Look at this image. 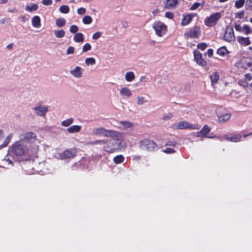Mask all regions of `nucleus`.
I'll use <instances>...</instances> for the list:
<instances>
[{"mask_svg":"<svg viewBox=\"0 0 252 252\" xmlns=\"http://www.w3.org/2000/svg\"><path fill=\"white\" fill-rule=\"evenodd\" d=\"M113 140L105 141V140H97L95 138V145H103L104 150L109 153H113L115 151L121 149L126 147L124 142V137L123 133L121 132V138H112Z\"/></svg>","mask_w":252,"mask_h":252,"instance_id":"f257e3e1","label":"nucleus"},{"mask_svg":"<svg viewBox=\"0 0 252 252\" xmlns=\"http://www.w3.org/2000/svg\"><path fill=\"white\" fill-rule=\"evenodd\" d=\"M38 150V146L36 145L33 150H30L25 142L22 140L15 142L11 146V153L16 157L35 155Z\"/></svg>","mask_w":252,"mask_h":252,"instance_id":"f03ea898","label":"nucleus"},{"mask_svg":"<svg viewBox=\"0 0 252 252\" xmlns=\"http://www.w3.org/2000/svg\"><path fill=\"white\" fill-rule=\"evenodd\" d=\"M95 136L97 137H105L121 138V132L111 129H106L99 127L95 129Z\"/></svg>","mask_w":252,"mask_h":252,"instance_id":"7ed1b4c3","label":"nucleus"},{"mask_svg":"<svg viewBox=\"0 0 252 252\" xmlns=\"http://www.w3.org/2000/svg\"><path fill=\"white\" fill-rule=\"evenodd\" d=\"M156 34L158 37H162L166 34L168 31L167 26L160 21H156L152 24Z\"/></svg>","mask_w":252,"mask_h":252,"instance_id":"20e7f679","label":"nucleus"},{"mask_svg":"<svg viewBox=\"0 0 252 252\" xmlns=\"http://www.w3.org/2000/svg\"><path fill=\"white\" fill-rule=\"evenodd\" d=\"M120 96L123 98L129 99L132 96V90L126 86H123L119 89Z\"/></svg>","mask_w":252,"mask_h":252,"instance_id":"39448f33","label":"nucleus"},{"mask_svg":"<svg viewBox=\"0 0 252 252\" xmlns=\"http://www.w3.org/2000/svg\"><path fill=\"white\" fill-rule=\"evenodd\" d=\"M220 18V13L212 14L206 19L205 24L208 27L212 26L216 24L217 22Z\"/></svg>","mask_w":252,"mask_h":252,"instance_id":"423d86ee","label":"nucleus"},{"mask_svg":"<svg viewBox=\"0 0 252 252\" xmlns=\"http://www.w3.org/2000/svg\"><path fill=\"white\" fill-rule=\"evenodd\" d=\"M223 38L225 41L228 42H231L234 40L235 35L232 27H227L226 28Z\"/></svg>","mask_w":252,"mask_h":252,"instance_id":"0eeeda50","label":"nucleus"},{"mask_svg":"<svg viewBox=\"0 0 252 252\" xmlns=\"http://www.w3.org/2000/svg\"><path fill=\"white\" fill-rule=\"evenodd\" d=\"M193 55L194 61L197 64L201 66L207 65V62L202 58V54L198 51H194Z\"/></svg>","mask_w":252,"mask_h":252,"instance_id":"6e6552de","label":"nucleus"},{"mask_svg":"<svg viewBox=\"0 0 252 252\" xmlns=\"http://www.w3.org/2000/svg\"><path fill=\"white\" fill-rule=\"evenodd\" d=\"M21 138L29 142H33L36 140V135L32 132H28L21 134Z\"/></svg>","mask_w":252,"mask_h":252,"instance_id":"1a4fd4ad","label":"nucleus"},{"mask_svg":"<svg viewBox=\"0 0 252 252\" xmlns=\"http://www.w3.org/2000/svg\"><path fill=\"white\" fill-rule=\"evenodd\" d=\"M176 128L180 129H195L196 128L195 126L190 124L186 121H181L174 125Z\"/></svg>","mask_w":252,"mask_h":252,"instance_id":"9d476101","label":"nucleus"},{"mask_svg":"<svg viewBox=\"0 0 252 252\" xmlns=\"http://www.w3.org/2000/svg\"><path fill=\"white\" fill-rule=\"evenodd\" d=\"M200 28L198 27H194L192 30L185 33L187 38H196L200 34Z\"/></svg>","mask_w":252,"mask_h":252,"instance_id":"9b49d317","label":"nucleus"},{"mask_svg":"<svg viewBox=\"0 0 252 252\" xmlns=\"http://www.w3.org/2000/svg\"><path fill=\"white\" fill-rule=\"evenodd\" d=\"M133 126V124L128 121H120L118 123V127L123 130L131 129Z\"/></svg>","mask_w":252,"mask_h":252,"instance_id":"f8f14e48","label":"nucleus"},{"mask_svg":"<svg viewBox=\"0 0 252 252\" xmlns=\"http://www.w3.org/2000/svg\"><path fill=\"white\" fill-rule=\"evenodd\" d=\"M33 109L37 115L44 117L48 111V107L46 106L38 105L35 107Z\"/></svg>","mask_w":252,"mask_h":252,"instance_id":"ddd939ff","label":"nucleus"},{"mask_svg":"<svg viewBox=\"0 0 252 252\" xmlns=\"http://www.w3.org/2000/svg\"><path fill=\"white\" fill-rule=\"evenodd\" d=\"M70 74L76 78H81L83 76V70L79 66L75 67L69 71Z\"/></svg>","mask_w":252,"mask_h":252,"instance_id":"4468645a","label":"nucleus"},{"mask_svg":"<svg viewBox=\"0 0 252 252\" xmlns=\"http://www.w3.org/2000/svg\"><path fill=\"white\" fill-rule=\"evenodd\" d=\"M178 0H164L165 8L167 9H174L177 7Z\"/></svg>","mask_w":252,"mask_h":252,"instance_id":"2eb2a0df","label":"nucleus"},{"mask_svg":"<svg viewBox=\"0 0 252 252\" xmlns=\"http://www.w3.org/2000/svg\"><path fill=\"white\" fill-rule=\"evenodd\" d=\"M32 26L36 29L40 28L41 25V19L39 16L35 15L31 18Z\"/></svg>","mask_w":252,"mask_h":252,"instance_id":"dca6fc26","label":"nucleus"},{"mask_svg":"<svg viewBox=\"0 0 252 252\" xmlns=\"http://www.w3.org/2000/svg\"><path fill=\"white\" fill-rule=\"evenodd\" d=\"M231 117L230 113H225L218 116V122L220 124L224 123L229 121Z\"/></svg>","mask_w":252,"mask_h":252,"instance_id":"f3484780","label":"nucleus"},{"mask_svg":"<svg viewBox=\"0 0 252 252\" xmlns=\"http://www.w3.org/2000/svg\"><path fill=\"white\" fill-rule=\"evenodd\" d=\"M209 77L211 80L212 85L214 86L218 83L219 80L220 73L217 71L214 72L210 74Z\"/></svg>","mask_w":252,"mask_h":252,"instance_id":"a211bd4d","label":"nucleus"},{"mask_svg":"<svg viewBox=\"0 0 252 252\" xmlns=\"http://www.w3.org/2000/svg\"><path fill=\"white\" fill-rule=\"evenodd\" d=\"M192 18L193 15L191 14H187L183 16L181 25L182 26H185L189 25L192 21Z\"/></svg>","mask_w":252,"mask_h":252,"instance_id":"6ab92c4d","label":"nucleus"},{"mask_svg":"<svg viewBox=\"0 0 252 252\" xmlns=\"http://www.w3.org/2000/svg\"><path fill=\"white\" fill-rule=\"evenodd\" d=\"M76 153V149H73L71 150H65L62 156V158H68L73 157Z\"/></svg>","mask_w":252,"mask_h":252,"instance_id":"aec40b11","label":"nucleus"},{"mask_svg":"<svg viewBox=\"0 0 252 252\" xmlns=\"http://www.w3.org/2000/svg\"><path fill=\"white\" fill-rule=\"evenodd\" d=\"M210 129L207 126L205 125L202 129L196 133L197 137H205L210 132Z\"/></svg>","mask_w":252,"mask_h":252,"instance_id":"412c9836","label":"nucleus"},{"mask_svg":"<svg viewBox=\"0 0 252 252\" xmlns=\"http://www.w3.org/2000/svg\"><path fill=\"white\" fill-rule=\"evenodd\" d=\"M238 42L242 45L248 46L251 44V41L249 37H244L241 36L237 37Z\"/></svg>","mask_w":252,"mask_h":252,"instance_id":"4be33fe9","label":"nucleus"},{"mask_svg":"<svg viewBox=\"0 0 252 252\" xmlns=\"http://www.w3.org/2000/svg\"><path fill=\"white\" fill-rule=\"evenodd\" d=\"M38 8V6L36 3H31L30 4H27L25 6V10L32 13L36 11Z\"/></svg>","mask_w":252,"mask_h":252,"instance_id":"5701e85b","label":"nucleus"},{"mask_svg":"<svg viewBox=\"0 0 252 252\" xmlns=\"http://www.w3.org/2000/svg\"><path fill=\"white\" fill-rule=\"evenodd\" d=\"M81 129V126L78 125L72 126L66 129L67 132L69 133H73L79 132Z\"/></svg>","mask_w":252,"mask_h":252,"instance_id":"b1692460","label":"nucleus"},{"mask_svg":"<svg viewBox=\"0 0 252 252\" xmlns=\"http://www.w3.org/2000/svg\"><path fill=\"white\" fill-rule=\"evenodd\" d=\"M135 78L134 73L132 71H129L125 75V79L126 81L130 82L133 81Z\"/></svg>","mask_w":252,"mask_h":252,"instance_id":"393cba45","label":"nucleus"},{"mask_svg":"<svg viewBox=\"0 0 252 252\" xmlns=\"http://www.w3.org/2000/svg\"><path fill=\"white\" fill-rule=\"evenodd\" d=\"M147 102L146 97L142 95H138L136 97V104L141 106Z\"/></svg>","mask_w":252,"mask_h":252,"instance_id":"a878e982","label":"nucleus"},{"mask_svg":"<svg viewBox=\"0 0 252 252\" xmlns=\"http://www.w3.org/2000/svg\"><path fill=\"white\" fill-rule=\"evenodd\" d=\"M73 40L75 42H82L84 41L83 34L81 33H77L73 36Z\"/></svg>","mask_w":252,"mask_h":252,"instance_id":"bb28decb","label":"nucleus"},{"mask_svg":"<svg viewBox=\"0 0 252 252\" xmlns=\"http://www.w3.org/2000/svg\"><path fill=\"white\" fill-rule=\"evenodd\" d=\"M217 53L221 56H225L228 55V52L225 47H221L217 50Z\"/></svg>","mask_w":252,"mask_h":252,"instance_id":"cd10ccee","label":"nucleus"},{"mask_svg":"<svg viewBox=\"0 0 252 252\" xmlns=\"http://www.w3.org/2000/svg\"><path fill=\"white\" fill-rule=\"evenodd\" d=\"M55 36L57 38H62L65 35V32L63 30H55L54 31Z\"/></svg>","mask_w":252,"mask_h":252,"instance_id":"c85d7f7f","label":"nucleus"},{"mask_svg":"<svg viewBox=\"0 0 252 252\" xmlns=\"http://www.w3.org/2000/svg\"><path fill=\"white\" fill-rule=\"evenodd\" d=\"M66 21L64 18H60L56 20V25L58 27H62L65 24Z\"/></svg>","mask_w":252,"mask_h":252,"instance_id":"c756f323","label":"nucleus"},{"mask_svg":"<svg viewBox=\"0 0 252 252\" xmlns=\"http://www.w3.org/2000/svg\"><path fill=\"white\" fill-rule=\"evenodd\" d=\"M13 136V135L12 134H9L5 138V139L4 140V142H3V143L2 144V145H0V147L1 148V147H6L10 142V141H11V139L12 138Z\"/></svg>","mask_w":252,"mask_h":252,"instance_id":"7c9ffc66","label":"nucleus"},{"mask_svg":"<svg viewBox=\"0 0 252 252\" xmlns=\"http://www.w3.org/2000/svg\"><path fill=\"white\" fill-rule=\"evenodd\" d=\"M227 139L232 142H237L241 140V136L239 134H236L233 136L228 137Z\"/></svg>","mask_w":252,"mask_h":252,"instance_id":"2f4dec72","label":"nucleus"},{"mask_svg":"<svg viewBox=\"0 0 252 252\" xmlns=\"http://www.w3.org/2000/svg\"><path fill=\"white\" fill-rule=\"evenodd\" d=\"M124 157L122 155H119L115 157L113 160L116 164H119L124 161Z\"/></svg>","mask_w":252,"mask_h":252,"instance_id":"473e14b6","label":"nucleus"},{"mask_svg":"<svg viewBox=\"0 0 252 252\" xmlns=\"http://www.w3.org/2000/svg\"><path fill=\"white\" fill-rule=\"evenodd\" d=\"M59 10L62 13L66 14L69 12V8L67 5H63L60 7Z\"/></svg>","mask_w":252,"mask_h":252,"instance_id":"72a5a7b5","label":"nucleus"},{"mask_svg":"<svg viewBox=\"0 0 252 252\" xmlns=\"http://www.w3.org/2000/svg\"><path fill=\"white\" fill-rule=\"evenodd\" d=\"M73 122V119L72 118L68 119L62 122V125L64 126H68Z\"/></svg>","mask_w":252,"mask_h":252,"instance_id":"f704fd0d","label":"nucleus"},{"mask_svg":"<svg viewBox=\"0 0 252 252\" xmlns=\"http://www.w3.org/2000/svg\"><path fill=\"white\" fill-rule=\"evenodd\" d=\"M245 0H236L235 2V6L237 8H241L244 4L245 2Z\"/></svg>","mask_w":252,"mask_h":252,"instance_id":"c9c22d12","label":"nucleus"},{"mask_svg":"<svg viewBox=\"0 0 252 252\" xmlns=\"http://www.w3.org/2000/svg\"><path fill=\"white\" fill-rule=\"evenodd\" d=\"M85 64L89 66L90 65H93L94 64V59L93 58H87L85 60Z\"/></svg>","mask_w":252,"mask_h":252,"instance_id":"e433bc0d","label":"nucleus"},{"mask_svg":"<svg viewBox=\"0 0 252 252\" xmlns=\"http://www.w3.org/2000/svg\"><path fill=\"white\" fill-rule=\"evenodd\" d=\"M92 22V18L89 16H85L83 18V22L85 24H89Z\"/></svg>","mask_w":252,"mask_h":252,"instance_id":"4c0bfd02","label":"nucleus"},{"mask_svg":"<svg viewBox=\"0 0 252 252\" xmlns=\"http://www.w3.org/2000/svg\"><path fill=\"white\" fill-rule=\"evenodd\" d=\"M240 63L243 65V66H242V67L243 68H247L248 67H250L252 65V63H251L247 62L246 61H245V60H242L240 62Z\"/></svg>","mask_w":252,"mask_h":252,"instance_id":"58836bf2","label":"nucleus"},{"mask_svg":"<svg viewBox=\"0 0 252 252\" xmlns=\"http://www.w3.org/2000/svg\"><path fill=\"white\" fill-rule=\"evenodd\" d=\"M244 33L248 35L250 33H252V30L251 29L250 27L248 25H245L243 27Z\"/></svg>","mask_w":252,"mask_h":252,"instance_id":"ea45409f","label":"nucleus"},{"mask_svg":"<svg viewBox=\"0 0 252 252\" xmlns=\"http://www.w3.org/2000/svg\"><path fill=\"white\" fill-rule=\"evenodd\" d=\"M69 30L71 33H75L78 31L79 28L76 25H72L70 26Z\"/></svg>","mask_w":252,"mask_h":252,"instance_id":"a19ab883","label":"nucleus"},{"mask_svg":"<svg viewBox=\"0 0 252 252\" xmlns=\"http://www.w3.org/2000/svg\"><path fill=\"white\" fill-rule=\"evenodd\" d=\"M91 49V46L89 43L85 44L82 48V52H86Z\"/></svg>","mask_w":252,"mask_h":252,"instance_id":"79ce46f5","label":"nucleus"},{"mask_svg":"<svg viewBox=\"0 0 252 252\" xmlns=\"http://www.w3.org/2000/svg\"><path fill=\"white\" fill-rule=\"evenodd\" d=\"M165 17L169 19H173L174 17V14L171 12H166L165 13Z\"/></svg>","mask_w":252,"mask_h":252,"instance_id":"37998d69","label":"nucleus"},{"mask_svg":"<svg viewBox=\"0 0 252 252\" xmlns=\"http://www.w3.org/2000/svg\"><path fill=\"white\" fill-rule=\"evenodd\" d=\"M245 14V12L243 10H241L238 12H237L235 14V18H242Z\"/></svg>","mask_w":252,"mask_h":252,"instance_id":"c03bdc74","label":"nucleus"},{"mask_svg":"<svg viewBox=\"0 0 252 252\" xmlns=\"http://www.w3.org/2000/svg\"><path fill=\"white\" fill-rule=\"evenodd\" d=\"M172 117H173L172 114L170 113H167V114L164 115L162 117V119L164 121H166V120L171 119V118H172Z\"/></svg>","mask_w":252,"mask_h":252,"instance_id":"a18cd8bd","label":"nucleus"},{"mask_svg":"<svg viewBox=\"0 0 252 252\" xmlns=\"http://www.w3.org/2000/svg\"><path fill=\"white\" fill-rule=\"evenodd\" d=\"M74 52V48L72 46H69L66 50V54H73Z\"/></svg>","mask_w":252,"mask_h":252,"instance_id":"49530a36","label":"nucleus"},{"mask_svg":"<svg viewBox=\"0 0 252 252\" xmlns=\"http://www.w3.org/2000/svg\"><path fill=\"white\" fill-rule=\"evenodd\" d=\"M239 84L243 87H247L248 86V82L246 80H239Z\"/></svg>","mask_w":252,"mask_h":252,"instance_id":"de8ad7c7","label":"nucleus"},{"mask_svg":"<svg viewBox=\"0 0 252 252\" xmlns=\"http://www.w3.org/2000/svg\"><path fill=\"white\" fill-rule=\"evenodd\" d=\"M201 5V4L199 2H195L193 3L190 8L191 10H194L197 9L199 6Z\"/></svg>","mask_w":252,"mask_h":252,"instance_id":"09e8293b","label":"nucleus"},{"mask_svg":"<svg viewBox=\"0 0 252 252\" xmlns=\"http://www.w3.org/2000/svg\"><path fill=\"white\" fill-rule=\"evenodd\" d=\"M246 8L248 9L252 7V0H246Z\"/></svg>","mask_w":252,"mask_h":252,"instance_id":"8fccbe9b","label":"nucleus"},{"mask_svg":"<svg viewBox=\"0 0 252 252\" xmlns=\"http://www.w3.org/2000/svg\"><path fill=\"white\" fill-rule=\"evenodd\" d=\"M41 3L44 5H50L52 3V0H42Z\"/></svg>","mask_w":252,"mask_h":252,"instance_id":"3c124183","label":"nucleus"},{"mask_svg":"<svg viewBox=\"0 0 252 252\" xmlns=\"http://www.w3.org/2000/svg\"><path fill=\"white\" fill-rule=\"evenodd\" d=\"M77 13L79 15H84L86 13V9L84 8H79L77 10Z\"/></svg>","mask_w":252,"mask_h":252,"instance_id":"603ef678","label":"nucleus"},{"mask_svg":"<svg viewBox=\"0 0 252 252\" xmlns=\"http://www.w3.org/2000/svg\"><path fill=\"white\" fill-rule=\"evenodd\" d=\"M205 55H207L209 58H211L213 55V50L212 49H209L205 53Z\"/></svg>","mask_w":252,"mask_h":252,"instance_id":"864d4df0","label":"nucleus"},{"mask_svg":"<svg viewBox=\"0 0 252 252\" xmlns=\"http://www.w3.org/2000/svg\"><path fill=\"white\" fill-rule=\"evenodd\" d=\"M197 47L202 50H204L207 47V45L205 43H201L198 44Z\"/></svg>","mask_w":252,"mask_h":252,"instance_id":"5fc2aeb1","label":"nucleus"},{"mask_svg":"<svg viewBox=\"0 0 252 252\" xmlns=\"http://www.w3.org/2000/svg\"><path fill=\"white\" fill-rule=\"evenodd\" d=\"M245 79L246 81H250L252 79V75L251 74L247 73L245 75Z\"/></svg>","mask_w":252,"mask_h":252,"instance_id":"6e6d98bb","label":"nucleus"},{"mask_svg":"<svg viewBox=\"0 0 252 252\" xmlns=\"http://www.w3.org/2000/svg\"><path fill=\"white\" fill-rule=\"evenodd\" d=\"M235 28L236 30L238 31H241L243 29V28L241 27V25L239 24H236L235 26Z\"/></svg>","mask_w":252,"mask_h":252,"instance_id":"4d7b16f0","label":"nucleus"},{"mask_svg":"<svg viewBox=\"0 0 252 252\" xmlns=\"http://www.w3.org/2000/svg\"><path fill=\"white\" fill-rule=\"evenodd\" d=\"M159 13V10L158 9H156L152 12V14L154 17L156 16Z\"/></svg>","mask_w":252,"mask_h":252,"instance_id":"13d9d810","label":"nucleus"},{"mask_svg":"<svg viewBox=\"0 0 252 252\" xmlns=\"http://www.w3.org/2000/svg\"><path fill=\"white\" fill-rule=\"evenodd\" d=\"M102 32H95V39L98 38L101 36Z\"/></svg>","mask_w":252,"mask_h":252,"instance_id":"bf43d9fd","label":"nucleus"},{"mask_svg":"<svg viewBox=\"0 0 252 252\" xmlns=\"http://www.w3.org/2000/svg\"><path fill=\"white\" fill-rule=\"evenodd\" d=\"M13 43H10V44H8L6 46V48L8 50H11L13 48Z\"/></svg>","mask_w":252,"mask_h":252,"instance_id":"052dcab7","label":"nucleus"},{"mask_svg":"<svg viewBox=\"0 0 252 252\" xmlns=\"http://www.w3.org/2000/svg\"><path fill=\"white\" fill-rule=\"evenodd\" d=\"M3 161L6 162H8V164H12V161L10 160L8 158H5L3 160Z\"/></svg>","mask_w":252,"mask_h":252,"instance_id":"680f3d73","label":"nucleus"},{"mask_svg":"<svg viewBox=\"0 0 252 252\" xmlns=\"http://www.w3.org/2000/svg\"><path fill=\"white\" fill-rule=\"evenodd\" d=\"M165 153H171L173 152V151L171 149H170V148H168V149H166L165 150H164L163 151Z\"/></svg>","mask_w":252,"mask_h":252,"instance_id":"e2e57ef3","label":"nucleus"},{"mask_svg":"<svg viewBox=\"0 0 252 252\" xmlns=\"http://www.w3.org/2000/svg\"><path fill=\"white\" fill-rule=\"evenodd\" d=\"M8 1V0H0V4H4L7 3Z\"/></svg>","mask_w":252,"mask_h":252,"instance_id":"0e129e2a","label":"nucleus"},{"mask_svg":"<svg viewBox=\"0 0 252 252\" xmlns=\"http://www.w3.org/2000/svg\"><path fill=\"white\" fill-rule=\"evenodd\" d=\"M21 19L23 22H25L27 21L26 18L24 16L21 17Z\"/></svg>","mask_w":252,"mask_h":252,"instance_id":"69168bd1","label":"nucleus"},{"mask_svg":"<svg viewBox=\"0 0 252 252\" xmlns=\"http://www.w3.org/2000/svg\"><path fill=\"white\" fill-rule=\"evenodd\" d=\"M139 159H140V157H139V156H135L134 157H133V159L138 160Z\"/></svg>","mask_w":252,"mask_h":252,"instance_id":"338daca9","label":"nucleus"},{"mask_svg":"<svg viewBox=\"0 0 252 252\" xmlns=\"http://www.w3.org/2000/svg\"><path fill=\"white\" fill-rule=\"evenodd\" d=\"M3 134V132L2 130L0 129V136H2Z\"/></svg>","mask_w":252,"mask_h":252,"instance_id":"774afa93","label":"nucleus"}]
</instances>
